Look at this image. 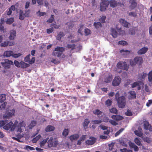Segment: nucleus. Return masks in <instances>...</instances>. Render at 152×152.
Returning a JSON list of instances; mask_svg holds the SVG:
<instances>
[{"instance_id": "1", "label": "nucleus", "mask_w": 152, "mask_h": 152, "mask_svg": "<svg viewBox=\"0 0 152 152\" xmlns=\"http://www.w3.org/2000/svg\"><path fill=\"white\" fill-rule=\"evenodd\" d=\"M18 123V122L17 121H15L14 124H13L12 122L11 121L4 126L3 128L4 129L6 130H10L11 131H14Z\"/></svg>"}, {"instance_id": "2", "label": "nucleus", "mask_w": 152, "mask_h": 152, "mask_svg": "<svg viewBox=\"0 0 152 152\" xmlns=\"http://www.w3.org/2000/svg\"><path fill=\"white\" fill-rule=\"evenodd\" d=\"M117 104L120 108H124L126 105V98L124 96L118 97L117 99Z\"/></svg>"}, {"instance_id": "3", "label": "nucleus", "mask_w": 152, "mask_h": 152, "mask_svg": "<svg viewBox=\"0 0 152 152\" xmlns=\"http://www.w3.org/2000/svg\"><path fill=\"white\" fill-rule=\"evenodd\" d=\"M15 110L13 109L11 110H8L3 115V118L4 119H9L12 116H14Z\"/></svg>"}, {"instance_id": "4", "label": "nucleus", "mask_w": 152, "mask_h": 152, "mask_svg": "<svg viewBox=\"0 0 152 152\" xmlns=\"http://www.w3.org/2000/svg\"><path fill=\"white\" fill-rule=\"evenodd\" d=\"M1 64L4 67V68L5 69H9L11 65H13V61L8 59H5L4 62H1Z\"/></svg>"}, {"instance_id": "5", "label": "nucleus", "mask_w": 152, "mask_h": 152, "mask_svg": "<svg viewBox=\"0 0 152 152\" xmlns=\"http://www.w3.org/2000/svg\"><path fill=\"white\" fill-rule=\"evenodd\" d=\"M117 66L118 68L124 70H127L128 69L127 64L125 62L119 61L117 63Z\"/></svg>"}, {"instance_id": "6", "label": "nucleus", "mask_w": 152, "mask_h": 152, "mask_svg": "<svg viewBox=\"0 0 152 152\" xmlns=\"http://www.w3.org/2000/svg\"><path fill=\"white\" fill-rule=\"evenodd\" d=\"M109 4V2L108 1H104L100 4V10L102 11H105L108 7Z\"/></svg>"}, {"instance_id": "7", "label": "nucleus", "mask_w": 152, "mask_h": 152, "mask_svg": "<svg viewBox=\"0 0 152 152\" xmlns=\"http://www.w3.org/2000/svg\"><path fill=\"white\" fill-rule=\"evenodd\" d=\"M10 39V41H5L4 42L1 43L0 46L1 47H5L9 45V46H12L14 45V42H13L12 39Z\"/></svg>"}, {"instance_id": "8", "label": "nucleus", "mask_w": 152, "mask_h": 152, "mask_svg": "<svg viewBox=\"0 0 152 152\" xmlns=\"http://www.w3.org/2000/svg\"><path fill=\"white\" fill-rule=\"evenodd\" d=\"M121 78L118 76H116L112 82V85L115 86H118L120 83Z\"/></svg>"}, {"instance_id": "9", "label": "nucleus", "mask_w": 152, "mask_h": 152, "mask_svg": "<svg viewBox=\"0 0 152 152\" xmlns=\"http://www.w3.org/2000/svg\"><path fill=\"white\" fill-rule=\"evenodd\" d=\"M31 55L29 54L27 56L24 58V61L28 63L31 64H34L35 61V58L34 57H32L31 60H30V56Z\"/></svg>"}, {"instance_id": "10", "label": "nucleus", "mask_w": 152, "mask_h": 152, "mask_svg": "<svg viewBox=\"0 0 152 152\" xmlns=\"http://www.w3.org/2000/svg\"><path fill=\"white\" fill-rule=\"evenodd\" d=\"M140 84L143 86L144 85V83L143 82L138 81L134 82L132 84V88H134L136 87H137V89L138 90H140L141 89V86H140Z\"/></svg>"}, {"instance_id": "11", "label": "nucleus", "mask_w": 152, "mask_h": 152, "mask_svg": "<svg viewBox=\"0 0 152 152\" xmlns=\"http://www.w3.org/2000/svg\"><path fill=\"white\" fill-rule=\"evenodd\" d=\"M96 138L93 137H90L89 139L86 140V144L92 145L96 142Z\"/></svg>"}, {"instance_id": "12", "label": "nucleus", "mask_w": 152, "mask_h": 152, "mask_svg": "<svg viewBox=\"0 0 152 152\" xmlns=\"http://www.w3.org/2000/svg\"><path fill=\"white\" fill-rule=\"evenodd\" d=\"M144 127L145 130H148L150 131L152 130V127L149 123L147 121H145L144 122Z\"/></svg>"}, {"instance_id": "13", "label": "nucleus", "mask_w": 152, "mask_h": 152, "mask_svg": "<svg viewBox=\"0 0 152 152\" xmlns=\"http://www.w3.org/2000/svg\"><path fill=\"white\" fill-rule=\"evenodd\" d=\"M111 117L113 120H114L116 121H118L124 119V117L120 115H113Z\"/></svg>"}, {"instance_id": "14", "label": "nucleus", "mask_w": 152, "mask_h": 152, "mask_svg": "<svg viewBox=\"0 0 152 152\" xmlns=\"http://www.w3.org/2000/svg\"><path fill=\"white\" fill-rule=\"evenodd\" d=\"M147 47H144L138 50L137 53L138 55H142L145 54L148 50Z\"/></svg>"}, {"instance_id": "15", "label": "nucleus", "mask_w": 152, "mask_h": 152, "mask_svg": "<svg viewBox=\"0 0 152 152\" xmlns=\"http://www.w3.org/2000/svg\"><path fill=\"white\" fill-rule=\"evenodd\" d=\"M120 52L124 57H126L128 55L130 54V51L127 50L122 49L120 50Z\"/></svg>"}, {"instance_id": "16", "label": "nucleus", "mask_w": 152, "mask_h": 152, "mask_svg": "<svg viewBox=\"0 0 152 152\" xmlns=\"http://www.w3.org/2000/svg\"><path fill=\"white\" fill-rule=\"evenodd\" d=\"M55 128L53 126L48 125L45 128V130L46 132H50L54 131Z\"/></svg>"}, {"instance_id": "17", "label": "nucleus", "mask_w": 152, "mask_h": 152, "mask_svg": "<svg viewBox=\"0 0 152 152\" xmlns=\"http://www.w3.org/2000/svg\"><path fill=\"white\" fill-rule=\"evenodd\" d=\"M119 21L120 23L124 27L127 28L129 27L128 26L129 23L124 19L121 18L119 20Z\"/></svg>"}, {"instance_id": "18", "label": "nucleus", "mask_w": 152, "mask_h": 152, "mask_svg": "<svg viewBox=\"0 0 152 152\" xmlns=\"http://www.w3.org/2000/svg\"><path fill=\"white\" fill-rule=\"evenodd\" d=\"M134 60L137 64H141L143 62V59L141 57L136 56L134 58Z\"/></svg>"}, {"instance_id": "19", "label": "nucleus", "mask_w": 152, "mask_h": 152, "mask_svg": "<svg viewBox=\"0 0 152 152\" xmlns=\"http://www.w3.org/2000/svg\"><path fill=\"white\" fill-rule=\"evenodd\" d=\"M129 98L130 99H134L136 98V94L135 92L134 91H130L129 92Z\"/></svg>"}, {"instance_id": "20", "label": "nucleus", "mask_w": 152, "mask_h": 152, "mask_svg": "<svg viewBox=\"0 0 152 152\" xmlns=\"http://www.w3.org/2000/svg\"><path fill=\"white\" fill-rule=\"evenodd\" d=\"M53 140V138L52 137H50V139L48 141V143L51 146L56 147L57 145V142H56V141L53 142L52 141Z\"/></svg>"}, {"instance_id": "21", "label": "nucleus", "mask_w": 152, "mask_h": 152, "mask_svg": "<svg viewBox=\"0 0 152 152\" xmlns=\"http://www.w3.org/2000/svg\"><path fill=\"white\" fill-rule=\"evenodd\" d=\"M147 74L146 73L144 72L141 73L140 74H139L138 75V79L141 80H144L145 77L147 76Z\"/></svg>"}, {"instance_id": "22", "label": "nucleus", "mask_w": 152, "mask_h": 152, "mask_svg": "<svg viewBox=\"0 0 152 152\" xmlns=\"http://www.w3.org/2000/svg\"><path fill=\"white\" fill-rule=\"evenodd\" d=\"M13 52L11 51H6L4 52V56L7 57L12 56Z\"/></svg>"}, {"instance_id": "23", "label": "nucleus", "mask_w": 152, "mask_h": 152, "mask_svg": "<svg viewBox=\"0 0 152 152\" xmlns=\"http://www.w3.org/2000/svg\"><path fill=\"white\" fill-rule=\"evenodd\" d=\"M54 50L55 51L59 52L62 53L63 52L65 51V48H64L63 47L57 46L55 48Z\"/></svg>"}, {"instance_id": "24", "label": "nucleus", "mask_w": 152, "mask_h": 152, "mask_svg": "<svg viewBox=\"0 0 152 152\" xmlns=\"http://www.w3.org/2000/svg\"><path fill=\"white\" fill-rule=\"evenodd\" d=\"M111 32L112 35L114 38H116L117 37L118 34L114 28H111Z\"/></svg>"}, {"instance_id": "25", "label": "nucleus", "mask_w": 152, "mask_h": 152, "mask_svg": "<svg viewBox=\"0 0 152 152\" xmlns=\"http://www.w3.org/2000/svg\"><path fill=\"white\" fill-rule=\"evenodd\" d=\"M113 79L112 76L109 75L106 77L104 80V82L106 83H109L111 82Z\"/></svg>"}, {"instance_id": "26", "label": "nucleus", "mask_w": 152, "mask_h": 152, "mask_svg": "<svg viewBox=\"0 0 152 152\" xmlns=\"http://www.w3.org/2000/svg\"><path fill=\"white\" fill-rule=\"evenodd\" d=\"M79 137V135L77 134H75L70 136L69 139L71 141L76 140L78 139Z\"/></svg>"}, {"instance_id": "27", "label": "nucleus", "mask_w": 152, "mask_h": 152, "mask_svg": "<svg viewBox=\"0 0 152 152\" xmlns=\"http://www.w3.org/2000/svg\"><path fill=\"white\" fill-rule=\"evenodd\" d=\"M137 5V3L135 0H133L131 2V4L129 6V7L131 10H133L136 7Z\"/></svg>"}, {"instance_id": "28", "label": "nucleus", "mask_w": 152, "mask_h": 152, "mask_svg": "<svg viewBox=\"0 0 152 152\" xmlns=\"http://www.w3.org/2000/svg\"><path fill=\"white\" fill-rule=\"evenodd\" d=\"M20 65L21 68L24 69L28 67L29 66V65L28 64L26 63L23 61H21L20 62Z\"/></svg>"}, {"instance_id": "29", "label": "nucleus", "mask_w": 152, "mask_h": 152, "mask_svg": "<svg viewBox=\"0 0 152 152\" xmlns=\"http://www.w3.org/2000/svg\"><path fill=\"white\" fill-rule=\"evenodd\" d=\"M94 26L97 29L102 27V25L100 22H94Z\"/></svg>"}, {"instance_id": "30", "label": "nucleus", "mask_w": 152, "mask_h": 152, "mask_svg": "<svg viewBox=\"0 0 152 152\" xmlns=\"http://www.w3.org/2000/svg\"><path fill=\"white\" fill-rule=\"evenodd\" d=\"M23 122H20L18 125V124L16 125V128L17 129V131L18 132H22V129L21 128V127L23 126Z\"/></svg>"}, {"instance_id": "31", "label": "nucleus", "mask_w": 152, "mask_h": 152, "mask_svg": "<svg viewBox=\"0 0 152 152\" xmlns=\"http://www.w3.org/2000/svg\"><path fill=\"white\" fill-rule=\"evenodd\" d=\"M86 139V135H83L80 138V139L77 141V145H80L81 143L84 141Z\"/></svg>"}, {"instance_id": "32", "label": "nucleus", "mask_w": 152, "mask_h": 152, "mask_svg": "<svg viewBox=\"0 0 152 152\" xmlns=\"http://www.w3.org/2000/svg\"><path fill=\"white\" fill-rule=\"evenodd\" d=\"M9 38H15L16 36V31L14 30H11L10 31Z\"/></svg>"}, {"instance_id": "33", "label": "nucleus", "mask_w": 152, "mask_h": 152, "mask_svg": "<svg viewBox=\"0 0 152 152\" xmlns=\"http://www.w3.org/2000/svg\"><path fill=\"white\" fill-rule=\"evenodd\" d=\"M6 95L5 94H1L0 95V102L2 103L6 99Z\"/></svg>"}, {"instance_id": "34", "label": "nucleus", "mask_w": 152, "mask_h": 152, "mask_svg": "<svg viewBox=\"0 0 152 152\" xmlns=\"http://www.w3.org/2000/svg\"><path fill=\"white\" fill-rule=\"evenodd\" d=\"M109 111L110 113H113L117 114H118V110L115 107H113L109 109Z\"/></svg>"}, {"instance_id": "35", "label": "nucleus", "mask_w": 152, "mask_h": 152, "mask_svg": "<svg viewBox=\"0 0 152 152\" xmlns=\"http://www.w3.org/2000/svg\"><path fill=\"white\" fill-rule=\"evenodd\" d=\"M148 79L149 82L152 83V70L150 71L148 74Z\"/></svg>"}, {"instance_id": "36", "label": "nucleus", "mask_w": 152, "mask_h": 152, "mask_svg": "<svg viewBox=\"0 0 152 152\" xmlns=\"http://www.w3.org/2000/svg\"><path fill=\"white\" fill-rule=\"evenodd\" d=\"M118 34L121 36H123L126 34L125 31L124 30H122L121 28L118 30Z\"/></svg>"}, {"instance_id": "37", "label": "nucleus", "mask_w": 152, "mask_h": 152, "mask_svg": "<svg viewBox=\"0 0 152 152\" xmlns=\"http://www.w3.org/2000/svg\"><path fill=\"white\" fill-rule=\"evenodd\" d=\"M69 132L68 129H65L62 132V135L64 137H66Z\"/></svg>"}, {"instance_id": "38", "label": "nucleus", "mask_w": 152, "mask_h": 152, "mask_svg": "<svg viewBox=\"0 0 152 152\" xmlns=\"http://www.w3.org/2000/svg\"><path fill=\"white\" fill-rule=\"evenodd\" d=\"M25 16L23 11H20V13L19 19L21 20H23L25 18Z\"/></svg>"}, {"instance_id": "39", "label": "nucleus", "mask_w": 152, "mask_h": 152, "mask_svg": "<svg viewBox=\"0 0 152 152\" xmlns=\"http://www.w3.org/2000/svg\"><path fill=\"white\" fill-rule=\"evenodd\" d=\"M14 19L13 18H10L8 19L6 21V23L8 24H11L14 21Z\"/></svg>"}, {"instance_id": "40", "label": "nucleus", "mask_w": 152, "mask_h": 152, "mask_svg": "<svg viewBox=\"0 0 152 152\" xmlns=\"http://www.w3.org/2000/svg\"><path fill=\"white\" fill-rule=\"evenodd\" d=\"M140 139L138 138H136L134 140L135 143L138 145L140 146L141 145V143L140 140Z\"/></svg>"}, {"instance_id": "41", "label": "nucleus", "mask_w": 152, "mask_h": 152, "mask_svg": "<svg viewBox=\"0 0 152 152\" xmlns=\"http://www.w3.org/2000/svg\"><path fill=\"white\" fill-rule=\"evenodd\" d=\"M5 121L1 120L0 121V127L2 126H5V125L8 122V121L5 119Z\"/></svg>"}, {"instance_id": "42", "label": "nucleus", "mask_w": 152, "mask_h": 152, "mask_svg": "<svg viewBox=\"0 0 152 152\" xmlns=\"http://www.w3.org/2000/svg\"><path fill=\"white\" fill-rule=\"evenodd\" d=\"M110 6L113 7H114L116 5V2L114 0H111L109 2Z\"/></svg>"}, {"instance_id": "43", "label": "nucleus", "mask_w": 152, "mask_h": 152, "mask_svg": "<svg viewBox=\"0 0 152 152\" xmlns=\"http://www.w3.org/2000/svg\"><path fill=\"white\" fill-rule=\"evenodd\" d=\"M108 119L109 122L113 126H116L118 124V123L115 120L114 121L113 120L110 119Z\"/></svg>"}, {"instance_id": "44", "label": "nucleus", "mask_w": 152, "mask_h": 152, "mask_svg": "<svg viewBox=\"0 0 152 152\" xmlns=\"http://www.w3.org/2000/svg\"><path fill=\"white\" fill-rule=\"evenodd\" d=\"M57 57H61V58H64L65 57V55L62 53L58 52L56 56Z\"/></svg>"}, {"instance_id": "45", "label": "nucleus", "mask_w": 152, "mask_h": 152, "mask_svg": "<svg viewBox=\"0 0 152 152\" xmlns=\"http://www.w3.org/2000/svg\"><path fill=\"white\" fill-rule=\"evenodd\" d=\"M7 102H6L1 104L0 106V109L1 110L4 109L7 104Z\"/></svg>"}, {"instance_id": "46", "label": "nucleus", "mask_w": 152, "mask_h": 152, "mask_svg": "<svg viewBox=\"0 0 152 152\" xmlns=\"http://www.w3.org/2000/svg\"><path fill=\"white\" fill-rule=\"evenodd\" d=\"M93 113L95 115H101L102 113V112L98 109H96L93 111Z\"/></svg>"}, {"instance_id": "47", "label": "nucleus", "mask_w": 152, "mask_h": 152, "mask_svg": "<svg viewBox=\"0 0 152 152\" xmlns=\"http://www.w3.org/2000/svg\"><path fill=\"white\" fill-rule=\"evenodd\" d=\"M30 12L31 10H29L25 11L24 13L25 17H29Z\"/></svg>"}, {"instance_id": "48", "label": "nucleus", "mask_w": 152, "mask_h": 152, "mask_svg": "<svg viewBox=\"0 0 152 152\" xmlns=\"http://www.w3.org/2000/svg\"><path fill=\"white\" fill-rule=\"evenodd\" d=\"M112 103V100L108 99L105 102V104L107 105L108 106H110L111 105Z\"/></svg>"}, {"instance_id": "49", "label": "nucleus", "mask_w": 152, "mask_h": 152, "mask_svg": "<svg viewBox=\"0 0 152 152\" xmlns=\"http://www.w3.org/2000/svg\"><path fill=\"white\" fill-rule=\"evenodd\" d=\"M101 120H95L92 121L91 123L94 124H99L102 122Z\"/></svg>"}, {"instance_id": "50", "label": "nucleus", "mask_w": 152, "mask_h": 152, "mask_svg": "<svg viewBox=\"0 0 152 152\" xmlns=\"http://www.w3.org/2000/svg\"><path fill=\"white\" fill-rule=\"evenodd\" d=\"M134 133L137 136L141 137L143 135L142 133L140 131L136 130L134 131Z\"/></svg>"}, {"instance_id": "51", "label": "nucleus", "mask_w": 152, "mask_h": 152, "mask_svg": "<svg viewBox=\"0 0 152 152\" xmlns=\"http://www.w3.org/2000/svg\"><path fill=\"white\" fill-rule=\"evenodd\" d=\"M37 124V122L36 121H31L30 124L29 125L30 128H32L34 126H35Z\"/></svg>"}, {"instance_id": "52", "label": "nucleus", "mask_w": 152, "mask_h": 152, "mask_svg": "<svg viewBox=\"0 0 152 152\" xmlns=\"http://www.w3.org/2000/svg\"><path fill=\"white\" fill-rule=\"evenodd\" d=\"M106 17L105 16H103L102 17L99 19V21L100 22L103 23L105 22V20L106 18Z\"/></svg>"}, {"instance_id": "53", "label": "nucleus", "mask_w": 152, "mask_h": 152, "mask_svg": "<svg viewBox=\"0 0 152 152\" xmlns=\"http://www.w3.org/2000/svg\"><path fill=\"white\" fill-rule=\"evenodd\" d=\"M60 26V25H57L56 24L54 23H53L51 24L50 25V27H52L53 29V28H55L56 29H58L59 28Z\"/></svg>"}, {"instance_id": "54", "label": "nucleus", "mask_w": 152, "mask_h": 152, "mask_svg": "<svg viewBox=\"0 0 152 152\" xmlns=\"http://www.w3.org/2000/svg\"><path fill=\"white\" fill-rule=\"evenodd\" d=\"M67 47L69 48H71L72 50H73L74 49H76V48H75V45L74 44H72V45L68 44L67 45Z\"/></svg>"}, {"instance_id": "55", "label": "nucleus", "mask_w": 152, "mask_h": 152, "mask_svg": "<svg viewBox=\"0 0 152 152\" xmlns=\"http://www.w3.org/2000/svg\"><path fill=\"white\" fill-rule=\"evenodd\" d=\"M120 151L121 152H132V151L130 150H128L126 148L121 149Z\"/></svg>"}, {"instance_id": "56", "label": "nucleus", "mask_w": 152, "mask_h": 152, "mask_svg": "<svg viewBox=\"0 0 152 152\" xmlns=\"http://www.w3.org/2000/svg\"><path fill=\"white\" fill-rule=\"evenodd\" d=\"M129 15L135 17L137 16V13L136 12H130L129 13Z\"/></svg>"}, {"instance_id": "57", "label": "nucleus", "mask_w": 152, "mask_h": 152, "mask_svg": "<svg viewBox=\"0 0 152 152\" xmlns=\"http://www.w3.org/2000/svg\"><path fill=\"white\" fill-rule=\"evenodd\" d=\"M48 140L47 139H45L43 140L40 143V145L41 146H43L46 143Z\"/></svg>"}, {"instance_id": "58", "label": "nucleus", "mask_w": 152, "mask_h": 152, "mask_svg": "<svg viewBox=\"0 0 152 152\" xmlns=\"http://www.w3.org/2000/svg\"><path fill=\"white\" fill-rule=\"evenodd\" d=\"M118 45H125L127 44V42L124 41H119L118 42Z\"/></svg>"}, {"instance_id": "59", "label": "nucleus", "mask_w": 152, "mask_h": 152, "mask_svg": "<svg viewBox=\"0 0 152 152\" xmlns=\"http://www.w3.org/2000/svg\"><path fill=\"white\" fill-rule=\"evenodd\" d=\"M125 114L127 116H132V113L131 111L129 110H128L125 113Z\"/></svg>"}, {"instance_id": "60", "label": "nucleus", "mask_w": 152, "mask_h": 152, "mask_svg": "<svg viewBox=\"0 0 152 152\" xmlns=\"http://www.w3.org/2000/svg\"><path fill=\"white\" fill-rule=\"evenodd\" d=\"M51 62L54 63L55 64H57L60 63V61H57L56 59L53 58L51 61Z\"/></svg>"}, {"instance_id": "61", "label": "nucleus", "mask_w": 152, "mask_h": 152, "mask_svg": "<svg viewBox=\"0 0 152 152\" xmlns=\"http://www.w3.org/2000/svg\"><path fill=\"white\" fill-rule=\"evenodd\" d=\"M124 130V129L121 128L115 134V136H117L119 135L121 132H122Z\"/></svg>"}, {"instance_id": "62", "label": "nucleus", "mask_w": 152, "mask_h": 152, "mask_svg": "<svg viewBox=\"0 0 152 152\" xmlns=\"http://www.w3.org/2000/svg\"><path fill=\"white\" fill-rule=\"evenodd\" d=\"M129 33L131 35L135 34V31L133 28L130 29L129 31Z\"/></svg>"}, {"instance_id": "63", "label": "nucleus", "mask_w": 152, "mask_h": 152, "mask_svg": "<svg viewBox=\"0 0 152 152\" xmlns=\"http://www.w3.org/2000/svg\"><path fill=\"white\" fill-rule=\"evenodd\" d=\"M14 64L17 67H20V62L19 63L18 61L16 60L15 61Z\"/></svg>"}, {"instance_id": "64", "label": "nucleus", "mask_w": 152, "mask_h": 152, "mask_svg": "<svg viewBox=\"0 0 152 152\" xmlns=\"http://www.w3.org/2000/svg\"><path fill=\"white\" fill-rule=\"evenodd\" d=\"M144 140L145 141L147 142L148 143H150L151 142V140L148 137H145L144 138Z\"/></svg>"}]
</instances>
